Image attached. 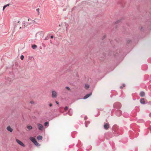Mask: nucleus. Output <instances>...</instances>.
I'll return each mask as SVG.
<instances>
[{"label":"nucleus","instance_id":"nucleus-38","mask_svg":"<svg viewBox=\"0 0 151 151\" xmlns=\"http://www.w3.org/2000/svg\"><path fill=\"white\" fill-rule=\"evenodd\" d=\"M45 40H47V38H45Z\"/></svg>","mask_w":151,"mask_h":151},{"label":"nucleus","instance_id":"nucleus-3","mask_svg":"<svg viewBox=\"0 0 151 151\" xmlns=\"http://www.w3.org/2000/svg\"><path fill=\"white\" fill-rule=\"evenodd\" d=\"M122 112L120 110H117L116 112V114L118 116H121L122 115Z\"/></svg>","mask_w":151,"mask_h":151},{"label":"nucleus","instance_id":"nucleus-28","mask_svg":"<svg viewBox=\"0 0 151 151\" xmlns=\"http://www.w3.org/2000/svg\"><path fill=\"white\" fill-rule=\"evenodd\" d=\"M84 119L85 120H86L87 119V116H85L84 117Z\"/></svg>","mask_w":151,"mask_h":151},{"label":"nucleus","instance_id":"nucleus-22","mask_svg":"<svg viewBox=\"0 0 151 151\" xmlns=\"http://www.w3.org/2000/svg\"><path fill=\"white\" fill-rule=\"evenodd\" d=\"M125 86V84H123V85H122V86H121L120 87V88L121 89H122Z\"/></svg>","mask_w":151,"mask_h":151},{"label":"nucleus","instance_id":"nucleus-5","mask_svg":"<svg viewBox=\"0 0 151 151\" xmlns=\"http://www.w3.org/2000/svg\"><path fill=\"white\" fill-rule=\"evenodd\" d=\"M104 128L105 129H107L109 128V125L108 123H106L104 125Z\"/></svg>","mask_w":151,"mask_h":151},{"label":"nucleus","instance_id":"nucleus-31","mask_svg":"<svg viewBox=\"0 0 151 151\" xmlns=\"http://www.w3.org/2000/svg\"><path fill=\"white\" fill-rule=\"evenodd\" d=\"M106 35H104V36L103 37V39H104L106 37Z\"/></svg>","mask_w":151,"mask_h":151},{"label":"nucleus","instance_id":"nucleus-8","mask_svg":"<svg viewBox=\"0 0 151 151\" xmlns=\"http://www.w3.org/2000/svg\"><path fill=\"white\" fill-rule=\"evenodd\" d=\"M92 94V93L91 92L88 94L86 95L83 97V99H86L88 98Z\"/></svg>","mask_w":151,"mask_h":151},{"label":"nucleus","instance_id":"nucleus-35","mask_svg":"<svg viewBox=\"0 0 151 151\" xmlns=\"http://www.w3.org/2000/svg\"><path fill=\"white\" fill-rule=\"evenodd\" d=\"M53 36L52 35L50 36V38H53Z\"/></svg>","mask_w":151,"mask_h":151},{"label":"nucleus","instance_id":"nucleus-42","mask_svg":"<svg viewBox=\"0 0 151 151\" xmlns=\"http://www.w3.org/2000/svg\"><path fill=\"white\" fill-rule=\"evenodd\" d=\"M19 21L18 22V23H19Z\"/></svg>","mask_w":151,"mask_h":151},{"label":"nucleus","instance_id":"nucleus-13","mask_svg":"<svg viewBox=\"0 0 151 151\" xmlns=\"http://www.w3.org/2000/svg\"><path fill=\"white\" fill-rule=\"evenodd\" d=\"M123 116L127 118L129 116V114L126 112L124 113L123 114Z\"/></svg>","mask_w":151,"mask_h":151},{"label":"nucleus","instance_id":"nucleus-33","mask_svg":"<svg viewBox=\"0 0 151 151\" xmlns=\"http://www.w3.org/2000/svg\"><path fill=\"white\" fill-rule=\"evenodd\" d=\"M131 42V40H128L127 41V43H130V42Z\"/></svg>","mask_w":151,"mask_h":151},{"label":"nucleus","instance_id":"nucleus-25","mask_svg":"<svg viewBox=\"0 0 151 151\" xmlns=\"http://www.w3.org/2000/svg\"><path fill=\"white\" fill-rule=\"evenodd\" d=\"M36 11H37L38 12V13L39 14V11H40V9L39 8H38V9H36Z\"/></svg>","mask_w":151,"mask_h":151},{"label":"nucleus","instance_id":"nucleus-39","mask_svg":"<svg viewBox=\"0 0 151 151\" xmlns=\"http://www.w3.org/2000/svg\"><path fill=\"white\" fill-rule=\"evenodd\" d=\"M9 4H7V5H7V6H9Z\"/></svg>","mask_w":151,"mask_h":151},{"label":"nucleus","instance_id":"nucleus-14","mask_svg":"<svg viewBox=\"0 0 151 151\" xmlns=\"http://www.w3.org/2000/svg\"><path fill=\"white\" fill-rule=\"evenodd\" d=\"M42 139V136L39 135L37 137V139L39 140H41Z\"/></svg>","mask_w":151,"mask_h":151},{"label":"nucleus","instance_id":"nucleus-18","mask_svg":"<svg viewBox=\"0 0 151 151\" xmlns=\"http://www.w3.org/2000/svg\"><path fill=\"white\" fill-rule=\"evenodd\" d=\"M37 46L35 45H34L32 46V47L34 49H35V48H37Z\"/></svg>","mask_w":151,"mask_h":151},{"label":"nucleus","instance_id":"nucleus-16","mask_svg":"<svg viewBox=\"0 0 151 151\" xmlns=\"http://www.w3.org/2000/svg\"><path fill=\"white\" fill-rule=\"evenodd\" d=\"M90 123V122L89 121H86L85 122V126L86 127H87V124H89Z\"/></svg>","mask_w":151,"mask_h":151},{"label":"nucleus","instance_id":"nucleus-9","mask_svg":"<svg viewBox=\"0 0 151 151\" xmlns=\"http://www.w3.org/2000/svg\"><path fill=\"white\" fill-rule=\"evenodd\" d=\"M140 101V103L142 104H145V99L144 98L141 99Z\"/></svg>","mask_w":151,"mask_h":151},{"label":"nucleus","instance_id":"nucleus-6","mask_svg":"<svg viewBox=\"0 0 151 151\" xmlns=\"http://www.w3.org/2000/svg\"><path fill=\"white\" fill-rule=\"evenodd\" d=\"M57 96L56 92L54 91H52V97L53 98H55Z\"/></svg>","mask_w":151,"mask_h":151},{"label":"nucleus","instance_id":"nucleus-24","mask_svg":"<svg viewBox=\"0 0 151 151\" xmlns=\"http://www.w3.org/2000/svg\"><path fill=\"white\" fill-rule=\"evenodd\" d=\"M7 6V5H4L3 8V10L4 11L5 9Z\"/></svg>","mask_w":151,"mask_h":151},{"label":"nucleus","instance_id":"nucleus-37","mask_svg":"<svg viewBox=\"0 0 151 151\" xmlns=\"http://www.w3.org/2000/svg\"><path fill=\"white\" fill-rule=\"evenodd\" d=\"M118 127L116 125H114V127Z\"/></svg>","mask_w":151,"mask_h":151},{"label":"nucleus","instance_id":"nucleus-36","mask_svg":"<svg viewBox=\"0 0 151 151\" xmlns=\"http://www.w3.org/2000/svg\"><path fill=\"white\" fill-rule=\"evenodd\" d=\"M149 116L151 117V113L149 114Z\"/></svg>","mask_w":151,"mask_h":151},{"label":"nucleus","instance_id":"nucleus-32","mask_svg":"<svg viewBox=\"0 0 151 151\" xmlns=\"http://www.w3.org/2000/svg\"><path fill=\"white\" fill-rule=\"evenodd\" d=\"M55 103L57 104H59V102L57 101H55Z\"/></svg>","mask_w":151,"mask_h":151},{"label":"nucleus","instance_id":"nucleus-23","mask_svg":"<svg viewBox=\"0 0 151 151\" xmlns=\"http://www.w3.org/2000/svg\"><path fill=\"white\" fill-rule=\"evenodd\" d=\"M24 58V56L23 55H22L20 56V58L21 60H23Z\"/></svg>","mask_w":151,"mask_h":151},{"label":"nucleus","instance_id":"nucleus-7","mask_svg":"<svg viewBox=\"0 0 151 151\" xmlns=\"http://www.w3.org/2000/svg\"><path fill=\"white\" fill-rule=\"evenodd\" d=\"M37 125L38 127V129L40 130H41V131L42 130L43 128V125L42 124H39V123L37 124Z\"/></svg>","mask_w":151,"mask_h":151},{"label":"nucleus","instance_id":"nucleus-1","mask_svg":"<svg viewBox=\"0 0 151 151\" xmlns=\"http://www.w3.org/2000/svg\"><path fill=\"white\" fill-rule=\"evenodd\" d=\"M30 139L34 144L36 146H38L39 145V143H37L36 139L34 137H31L30 138Z\"/></svg>","mask_w":151,"mask_h":151},{"label":"nucleus","instance_id":"nucleus-17","mask_svg":"<svg viewBox=\"0 0 151 151\" xmlns=\"http://www.w3.org/2000/svg\"><path fill=\"white\" fill-rule=\"evenodd\" d=\"M27 127L29 130L31 129L32 128V127L31 126H27Z\"/></svg>","mask_w":151,"mask_h":151},{"label":"nucleus","instance_id":"nucleus-10","mask_svg":"<svg viewBox=\"0 0 151 151\" xmlns=\"http://www.w3.org/2000/svg\"><path fill=\"white\" fill-rule=\"evenodd\" d=\"M30 23H29L28 22H22V24L24 25V27H23L24 28H25L26 26L28 25V24H30Z\"/></svg>","mask_w":151,"mask_h":151},{"label":"nucleus","instance_id":"nucleus-2","mask_svg":"<svg viewBox=\"0 0 151 151\" xmlns=\"http://www.w3.org/2000/svg\"><path fill=\"white\" fill-rule=\"evenodd\" d=\"M113 106L114 108L119 109L121 107V105L120 103L117 102L114 104Z\"/></svg>","mask_w":151,"mask_h":151},{"label":"nucleus","instance_id":"nucleus-11","mask_svg":"<svg viewBox=\"0 0 151 151\" xmlns=\"http://www.w3.org/2000/svg\"><path fill=\"white\" fill-rule=\"evenodd\" d=\"M6 129L7 130L9 131L10 132H12L13 130L12 129L10 126L7 127Z\"/></svg>","mask_w":151,"mask_h":151},{"label":"nucleus","instance_id":"nucleus-4","mask_svg":"<svg viewBox=\"0 0 151 151\" xmlns=\"http://www.w3.org/2000/svg\"><path fill=\"white\" fill-rule=\"evenodd\" d=\"M16 141L21 146L24 147H25L24 144L21 141L18 139H16Z\"/></svg>","mask_w":151,"mask_h":151},{"label":"nucleus","instance_id":"nucleus-20","mask_svg":"<svg viewBox=\"0 0 151 151\" xmlns=\"http://www.w3.org/2000/svg\"><path fill=\"white\" fill-rule=\"evenodd\" d=\"M89 87V86L88 84H86L85 86V88L86 89H88Z\"/></svg>","mask_w":151,"mask_h":151},{"label":"nucleus","instance_id":"nucleus-27","mask_svg":"<svg viewBox=\"0 0 151 151\" xmlns=\"http://www.w3.org/2000/svg\"><path fill=\"white\" fill-rule=\"evenodd\" d=\"M68 108L67 106H66L64 108L65 110L66 111V110H67L68 109Z\"/></svg>","mask_w":151,"mask_h":151},{"label":"nucleus","instance_id":"nucleus-26","mask_svg":"<svg viewBox=\"0 0 151 151\" xmlns=\"http://www.w3.org/2000/svg\"><path fill=\"white\" fill-rule=\"evenodd\" d=\"M66 88L68 90H70V88L68 87V86H67L66 87Z\"/></svg>","mask_w":151,"mask_h":151},{"label":"nucleus","instance_id":"nucleus-15","mask_svg":"<svg viewBox=\"0 0 151 151\" xmlns=\"http://www.w3.org/2000/svg\"><path fill=\"white\" fill-rule=\"evenodd\" d=\"M68 114L70 115H72V113H73V111H72V110L71 109H70L68 112Z\"/></svg>","mask_w":151,"mask_h":151},{"label":"nucleus","instance_id":"nucleus-30","mask_svg":"<svg viewBox=\"0 0 151 151\" xmlns=\"http://www.w3.org/2000/svg\"><path fill=\"white\" fill-rule=\"evenodd\" d=\"M119 22V20H118V21H117V22H115V24H116L118 23V22Z\"/></svg>","mask_w":151,"mask_h":151},{"label":"nucleus","instance_id":"nucleus-19","mask_svg":"<svg viewBox=\"0 0 151 151\" xmlns=\"http://www.w3.org/2000/svg\"><path fill=\"white\" fill-rule=\"evenodd\" d=\"M49 124V123L48 122H46L45 123L44 125L45 126H48Z\"/></svg>","mask_w":151,"mask_h":151},{"label":"nucleus","instance_id":"nucleus-40","mask_svg":"<svg viewBox=\"0 0 151 151\" xmlns=\"http://www.w3.org/2000/svg\"><path fill=\"white\" fill-rule=\"evenodd\" d=\"M21 27H20V28H19V29H21Z\"/></svg>","mask_w":151,"mask_h":151},{"label":"nucleus","instance_id":"nucleus-41","mask_svg":"<svg viewBox=\"0 0 151 151\" xmlns=\"http://www.w3.org/2000/svg\"><path fill=\"white\" fill-rule=\"evenodd\" d=\"M28 20L29 21V19H28Z\"/></svg>","mask_w":151,"mask_h":151},{"label":"nucleus","instance_id":"nucleus-34","mask_svg":"<svg viewBox=\"0 0 151 151\" xmlns=\"http://www.w3.org/2000/svg\"><path fill=\"white\" fill-rule=\"evenodd\" d=\"M49 105L50 106H51L52 105V104L51 103Z\"/></svg>","mask_w":151,"mask_h":151},{"label":"nucleus","instance_id":"nucleus-29","mask_svg":"<svg viewBox=\"0 0 151 151\" xmlns=\"http://www.w3.org/2000/svg\"><path fill=\"white\" fill-rule=\"evenodd\" d=\"M30 103L31 104H34V103L33 101H30Z\"/></svg>","mask_w":151,"mask_h":151},{"label":"nucleus","instance_id":"nucleus-12","mask_svg":"<svg viewBox=\"0 0 151 151\" xmlns=\"http://www.w3.org/2000/svg\"><path fill=\"white\" fill-rule=\"evenodd\" d=\"M139 95L141 97H144L145 96V93L144 91H142L140 92Z\"/></svg>","mask_w":151,"mask_h":151},{"label":"nucleus","instance_id":"nucleus-21","mask_svg":"<svg viewBox=\"0 0 151 151\" xmlns=\"http://www.w3.org/2000/svg\"><path fill=\"white\" fill-rule=\"evenodd\" d=\"M65 25V27H66V30H67V28L68 26V25L66 23H65L64 24V25Z\"/></svg>","mask_w":151,"mask_h":151}]
</instances>
